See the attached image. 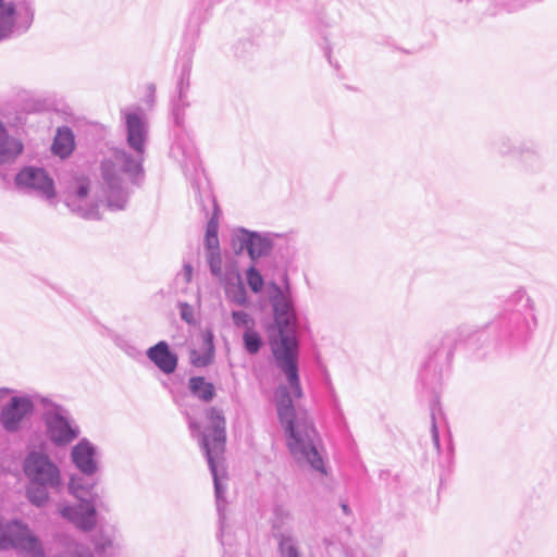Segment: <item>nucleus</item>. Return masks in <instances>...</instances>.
<instances>
[{"label":"nucleus","instance_id":"nucleus-1","mask_svg":"<svg viewBox=\"0 0 557 557\" xmlns=\"http://www.w3.org/2000/svg\"><path fill=\"white\" fill-rule=\"evenodd\" d=\"M270 302L278 335L271 342L277 368L284 373L288 385H278L274 392L277 418L284 431L287 448L293 458L309 465L321 474H326L323 458L319 451V435L308 411L295 406L294 401L304 396L298 373L297 318L288 286L283 290L272 284Z\"/></svg>","mask_w":557,"mask_h":557},{"label":"nucleus","instance_id":"nucleus-2","mask_svg":"<svg viewBox=\"0 0 557 557\" xmlns=\"http://www.w3.org/2000/svg\"><path fill=\"white\" fill-rule=\"evenodd\" d=\"M126 128V140L134 154L115 149L102 159L99 181L96 185L86 177H76L67 186L65 205L77 215L96 220L100 218V206L109 210H124L131 190L143 177V160L148 141V124L141 109L122 110Z\"/></svg>","mask_w":557,"mask_h":557},{"label":"nucleus","instance_id":"nucleus-3","mask_svg":"<svg viewBox=\"0 0 557 557\" xmlns=\"http://www.w3.org/2000/svg\"><path fill=\"white\" fill-rule=\"evenodd\" d=\"M207 419L210 425L201 432L197 421L188 417V425L193 436L199 437L201 449L205 451L211 474L213 476L216 509L222 520L225 508L226 485L223 484V476L219 472V465L225 449V418L221 410L212 407L207 410Z\"/></svg>","mask_w":557,"mask_h":557},{"label":"nucleus","instance_id":"nucleus-4","mask_svg":"<svg viewBox=\"0 0 557 557\" xmlns=\"http://www.w3.org/2000/svg\"><path fill=\"white\" fill-rule=\"evenodd\" d=\"M22 469L27 480L26 497L38 508L48 504L50 492H59L64 485L59 466L44 451H29Z\"/></svg>","mask_w":557,"mask_h":557},{"label":"nucleus","instance_id":"nucleus-5","mask_svg":"<svg viewBox=\"0 0 557 557\" xmlns=\"http://www.w3.org/2000/svg\"><path fill=\"white\" fill-rule=\"evenodd\" d=\"M34 22L28 0H0V41L25 34Z\"/></svg>","mask_w":557,"mask_h":557},{"label":"nucleus","instance_id":"nucleus-6","mask_svg":"<svg viewBox=\"0 0 557 557\" xmlns=\"http://www.w3.org/2000/svg\"><path fill=\"white\" fill-rule=\"evenodd\" d=\"M46 435L52 444L64 447L81 434L79 425L71 413L59 405H51L44 413Z\"/></svg>","mask_w":557,"mask_h":557},{"label":"nucleus","instance_id":"nucleus-7","mask_svg":"<svg viewBox=\"0 0 557 557\" xmlns=\"http://www.w3.org/2000/svg\"><path fill=\"white\" fill-rule=\"evenodd\" d=\"M13 547L26 557H46L41 543L21 521L3 523L0 520V548Z\"/></svg>","mask_w":557,"mask_h":557},{"label":"nucleus","instance_id":"nucleus-8","mask_svg":"<svg viewBox=\"0 0 557 557\" xmlns=\"http://www.w3.org/2000/svg\"><path fill=\"white\" fill-rule=\"evenodd\" d=\"M97 506H100L99 495L90 494V498L78 500L77 504L60 502L58 512L75 528L89 532L97 525Z\"/></svg>","mask_w":557,"mask_h":557},{"label":"nucleus","instance_id":"nucleus-9","mask_svg":"<svg viewBox=\"0 0 557 557\" xmlns=\"http://www.w3.org/2000/svg\"><path fill=\"white\" fill-rule=\"evenodd\" d=\"M15 184L24 193L49 202H53L55 199L53 180L41 168L25 166L16 174Z\"/></svg>","mask_w":557,"mask_h":557},{"label":"nucleus","instance_id":"nucleus-10","mask_svg":"<svg viewBox=\"0 0 557 557\" xmlns=\"http://www.w3.org/2000/svg\"><path fill=\"white\" fill-rule=\"evenodd\" d=\"M272 238L269 234L250 232L246 228L233 231L231 237V247L236 255L246 251L251 260H256L270 252L272 249Z\"/></svg>","mask_w":557,"mask_h":557},{"label":"nucleus","instance_id":"nucleus-11","mask_svg":"<svg viewBox=\"0 0 557 557\" xmlns=\"http://www.w3.org/2000/svg\"><path fill=\"white\" fill-rule=\"evenodd\" d=\"M70 457L75 468L86 476H92L100 470V449L86 437L72 447Z\"/></svg>","mask_w":557,"mask_h":557},{"label":"nucleus","instance_id":"nucleus-12","mask_svg":"<svg viewBox=\"0 0 557 557\" xmlns=\"http://www.w3.org/2000/svg\"><path fill=\"white\" fill-rule=\"evenodd\" d=\"M34 410L30 396H14L0 412V421L7 432H16L22 421Z\"/></svg>","mask_w":557,"mask_h":557},{"label":"nucleus","instance_id":"nucleus-13","mask_svg":"<svg viewBox=\"0 0 557 557\" xmlns=\"http://www.w3.org/2000/svg\"><path fill=\"white\" fill-rule=\"evenodd\" d=\"M510 301L520 304L518 332L527 334L533 331L537 325V319L534 310V302L528 296L524 289H517L510 296Z\"/></svg>","mask_w":557,"mask_h":557},{"label":"nucleus","instance_id":"nucleus-14","mask_svg":"<svg viewBox=\"0 0 557 557\" xmlns=\"http://www.w3.org/2000/svg\"><path fill=\"white\" fill-rule=\"evenodd\" d=\"M146 356L166 375L174 373L177 368L178 358L175 352L171 351L169 344L164 341L148 348Z\"/></svg>","mask_w":557,"mask_h":557},{"label":"nucleus","instance_id":"nucleus-15","mask_svg":"<svg viewBox=\"0 0 557 557\" xmlns=\"http://www.w3.org/2000/svg\"><path fill=\"white\" fill-rule=\"evenodd\" d=\"M172 153L177 159L182 157L181 163L186 173L193 171L194 175L198 176L200 172V161L193 144H187L184 147L180 144H175L172 147Z\"/></svg>","mask_w":557,"mask_h":557},{"label":"nucleus","instance_id":"nucleus-16","mask_svg":"<svg viewBox=\"0 0 557 557\" xmlns=\"http://www.w3.org/2000/svg\"><path fill=\"white\" fill-rule=\"evenodd\" d=\"M202 347L193 349L190 351V362L193 366L201 368L209 366L214 358L213 335L211 332H206L202 336Z\"/></svg>","mask_w":557,"mask_h":557},{"label":"nucleus","instance_id":"nucleus-17","mask_svg":"<svg viewBox=\"0 0 557 557\" xmlns=\"http://www.w3.org/2000/svg\"><path fill=\"white\" fill-rule=\"evenodd\" d=\"M54 154L65 158L71 154L74 149V136L70 128H59L54 137L52 147Z\"/></svg>","mask_w":557,"mask_h":557},{"label":"nucleus","instance_id":"nucleus-18","mask_svg":"<svg viewBox=\"0 0 557 557\" xmlns=\"http://www.w3.org/2000/svg\"><path fill=\"white\" fill-rule=\"evenodd\" d=\"M190 393L198 399L209 403L215 396V388L212 383L207 382L202 376H193L188 381Z\"/></svg>","mask_w":557,"mask_h":557},{"label":"nucleus","instance_id":"nucleus-19","mask_svg":"<svg viewBox=\"0 0 557 557\" xmlns=\"http://www.w3.org/2000/svg\"><path fill=\"white\" fill-rule=\"evenodd\" d=\"M96 486V482H89L83 476L73 475L70 479L67 488L71 495H73L77 500H83L90 498V494H97L94 492Z\"/></svg>","mask_w":557,"mask_h":557},{"label":"nucleus","instance_id":"nucleus-20","mask_svg":"<svg viewBox=\"0 0 557 557\" xmlns=\"http://www.w3.org/2000/svg\"><path fill=\"white\" fill-rule=\"evenodd\" d=\"M225 296L232 304L240 307H245L248 304V297L246 288L243 284L242 278L238 282H231L223 284Z\"/></svg>","mask_w":557,"mask_h":557},{"label":"nucleus","instance_id":"nucleus-21","mask_svg":"<svg viewBox=\"0 0 557 557\" xmlns=\"http://www.w3.org/2000/svg\"><path fill=\"white\" fill-rule=\"evenodd\" d=\"M455 335L453 333H445L438 338H433L430 342V349H434L435 356H448L454 347Z\"/></svg>","mask_w":557,"mask_h":557},{"label":"nucleus","instance_id":"nucleus-22","mask_svg":"<svg viewBox=\"0 0 557 557\" xmlns=\"http://www.w3.org/2000/svg\"><path fill=\"white\" fill-rule=\"evenodd\" d=\"M95 549L97 553H106L109 549H116L120 547V544L116 541L114 530L112 533H107L104 531L99 532V534L94 540Z\"/></svg>","mask_w":557,"mask_h":557},{"label":"nucleus","instance_id":"nucleus-23","mask_svg":"<svg viewBox=\"0 0 557 557\" xmlns=\"http://www.w3.org/2000/svg\"><path fill=\"white\" fill-rule=\"evenodd\" d=\"M240 278L242 276L236 262L232 258L225 257V262L223 264L221 274L218 276V280L223 285L231 282H238Z\"/></svg>","mask_w":557,"mask_h":557},{"label":"nucleus","instance_id":"nucleus-24","mask_svg":"<svg viewBox=\"0 0 557 557\" xmlns=\"http://www.w3.org/2000/svg\"><path fill=\"white\" fill-rule=\"evenodd\" d=\"M243 342L246 351L250 355L257 354L262 346V339L253 329L244 332Z\"/></svg>","mask_w":557,"mask_h":557},{"label":"nucleus","instance_id":"nucleus-25","mask_svg":"<svg viewBox=\"0 0 557 557\" xmlns=\"http://www.w3.org/2000/svg\"><path fill=\"white\" fill-rule=\"evenodd\" d=\"M246 280H247L248 286L250 287V289L253 293L258 294L262 290L263 285H264L263 277H262L261 273L253 265H251L246 271Z\"/></svg>","mask_w":557,"mask_h":557},{"label":"nucleus","instance_id":"nucleus-26","mask_svg":"<svg viewBox=\"0 0 557 557\" xmlns=\"http://www.w3.org/2000/svg\"><path fill=\"white\" fill-rule=\"evenodd\" d=\"M232 320L236 327H243L245 331L252 330L255 326V319L243 310L232 311Z\"/></svg>","mask_w":557,"mask_h":557},{"label":"nucleus","instance_id":"nucleus-27","mask_svg":"<svg viewBox=\"0 0 557 557\" xmlns=\"http://www.w3.org/2000/svg\"><path fill=\"white\" fill-rule=\"evenodd\" d=\"M207 261L210 268L212 275L216 278L223 269V264L225 262V258L222 257L221 250L214 252H207Z\"/></svg>","mask_w":557,"mask_h":557},{"label":"nucleus","instance_id":"nucleus-28","mask_svg":"<svg viewBox=\"0 0 557 557\" xmlns=\"http://www.w3.org/2000/svg\"><path fill=\"white\" fill-rule=\"evenodd\" d=\"M208 199L212 203L213 207V214L210 218L208 225H207V232L206 236H218V228H219V222H218V206L215 203V200L211 197V195H208Z\"/></svg>","mask_w":557,"mask_h":557},{"label":"nucleus","instance_id":"nucleus-29","mask_svg":"<svg viewBox=\"0 0 557 557\" xmlns=\"http://www.w3.org/2000/svg\"><path fill=\"white\" fill-rule=\"evenodd\" d=\"M189 73H190L189 66H185L183 69L182 76L177 84L178 97H180V101H182V102H183L185 94L189 87Z\"/></svg>","mask_w":557,"mask_h":557},{"label":"nucleus","instance_id":"nucleus-30","mask_svg":"<svg viewBox=\"0 0 557 557\" xmlns=\"http://www.w3.org/2000/svg\"><path fill=\"white\" fill-rule=\"evenodd\" d=\"M280 549L283 557H298V553L290 540H283L280 543Z\"/></svg>","mask_w":557,"mask_h":557},{"label":"nucleus","instance_id":"nucleus-31","mask_svg":"<svg viewBox=\"0 0 557 557\" xmlns=\"http://www.w3.org/2000/svg\"><path fill=\"white\" fill-rule=\"evenodd\" d=\"M205 246L207 252L220 251V243L218 236H206Z\"/></svg>","mask_w":557,"mask_h":557},{"label":"nucleus","instance_id":"nucleus-32","mask_svg":"<svg viewBox=\"0 0 557 557\" xmlns=\"http://www.w3.org/2000/svg\"><path fill=\"white\" fill-rule=\"evenodd\" d=\"M431 421H432V423H431L432 441H433V444H434V447L436 448V450L440 451L438 430H437L436 422H435L434 411H432V413H431Z\"/></svg>","mask_w":557,"mask_h":557},{"label":"nucleus","instance_id":"nucleus-33","mask_svg":"<svg viewBox=\"0 0 557 557\" xmlns=\"http://www.w3.org/2000/svg\"><path fill=\"white\" fill-rule=\"evenodd\" d=\"M496 150L502 154H507L510 152L511 144L510 139L502 138L495 144Z\"/></svg>","mask_w":557,"mask_h":557},{"label":"nucleus","instance_id":"nucleus-34","mask_svg":"<svg viewBox=\"0 0 557 557\" xmlns=\"http://www.w3.org/2000/svg\"><path fill=\"white\" fill-rule=\"evenodd\" d=\"M181 315L182 319L191 322L193 320V311L189 305L187 304H181Z\"/></svg>","mask_w":557,"mask_h":557},{"label":"nucleus","instance_id":"nucleus-35","mask_svg":"<svg viewBox=\"0 0 557 557\" xmlns=\"http://www.w3.org/2000/svg\"><path fill=\"white\" fill-rule=\"evenodd\" d=\"M274 513L277 520L284 521L290 519V512L283 507H276Z\"/></svg>","mask_w":557,"mask_h":557},{"label":"nucleus","instance_id":"nucleus-36","mask_svg":"<svg viewBox=\"0 0 557 557\" xmlns=\"http://www.w3.org/2000/svg\"><path fill=\"white\" fill-rule=\"evenodd\" d=\"M182 275H183L185 282H189L193 276V267L190 264H185L183 268Z\"/></svg>","mask_w":557,"mask_h":557},{"label":"nucleus","instance_id":"nucleus-37","mask_svg":"<svg viewBox=\"0 0 557 557\" xmlns=\"http://www.w3.org/2000/svg\"><path fill=\"white\" fill-rule=\"evenodd\" d=\"M12 391L7 387H0V400L5 398Z\"/></svg>","mask_w":557,"mask_h":557},{"label":"nucleus","instance_id":"nucleus-38","mask_svg":"<svg viewBox=\"0 0 557 557\" xmlns=\"http://www.w3.org/2000/svg\"><path fill=\"white\" fill-rule=\"evenodd\" d=\"M174 115H175V122L177 124H180L178 113L174 111Z\"/></svg>","mask_w":557,"mask_h":557},{"label":"nucleus","instance_id":"nucleus-39","mask_svg":"<svg viewBox=\"0 0 557 557\" xmlns=\"http://www.w3.org/2000/svg\"><path fill=\"white\" fill-rule=\"evenodd\" d=\"M342 508H343V510H344L346 513L348 512V507H347V505H346V504H343V505H342Z\"/></svg>","mask_w":557,"mask_h":557}]
</instances>
